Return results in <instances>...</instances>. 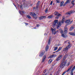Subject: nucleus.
Here are the masks:
<instances>
[{"label": "nucleus", "instance_id": "obj_11", "mask_svg": "<svg viewBox=\"0 0 75 75\" xmlns=\"http://www.w3.org/2000/svg\"><path fill=\"white\" fill-rule=\"evenodd\" d=\"M65 63L63 62L62 63V64L60 65V67L62 68H64V67L65 66Z\"/></svg>", "mask_w": 75, "mask_h": 75}, {"label": "nucleus", "instance_id": "obj_39", "mask_svg": "<svg viewBox=\"0 0 75 75\" xmlns=\"http://www.w3.org/2000/svg\"><path fill=\"white\" fill-rule=\"evenodd\" d=\"M68 41H69L68 40L64 42H65V43H66L67 42V44H68Z\"/></svg>", "mask_w": 75, "mask_h": 75}, {"label": "nucleus", "instance_id": "obj_10", "mask_svg": "<svg viewBox=\"0 0 75 75\" xmlns=\"http://www.w3.org/2000/svg\"><path fill=\"white\" fill-rule=\"evenodd\" d=\"M75 66L73 68H72V69L71 71V73H70L71 75H74V74H73V71H74V70H75Z\"/></svg>", "mask_w": 75, "mask_h": 75}, {"label": "nucleus", "instance_id": "obj_13", "mask_svg": "<svg viewBox=\"0 0 75 75\" xmlns=\"http://www.w3.org/2000/svg\"><path fill=\"white\" fill-rule=\"evenodd\" d=\"M71 0H67V1L66 2V3L63 4V6H65V5L66 4H67L70 3V2H71Z\"/></svg>", "mask_w": 75, "mask_h": 75}, {"label": "nucleus", "instance_id": "obj_43", "mask_svg": "<svg viewBox=\"0 0 75 75\" xmlns=\"http://www.w3.org/2000/svg\"><path fill=\"white\" fill-rule=\"evenodd\" d=\"M65 73H66V71H64V73H63V74H65Z\"/></svg>", "mask_w": 75, "mask_h": 75}, {"label": "nucleus", "instance_id": "obj_44", "mask_svg": "<svg viewBox=\"0 0 75 75\" xmlns=\"http://www.w3.org/2000/svg\"><path fill=\"white\" fill-rule=\"evenodd\" d=\"M39 26H40V25H37V27H39Z\"/></svg>", "mask_w": 75, "mask_h": 75}, {"label": "nucleus", "instance_id": "obj_48", "mask_svg": "<svg viewBox=\"0 0 75 75\" xmlns=\"http://www.w3.org/2000/svg\"><path fill=\"white\" fill-rule=\"evenodd\" d=\"M72 6H71V7H70V8H72Z\"/></svg>", "mask_w": 75, "mask_h": 75}, {"label": "nucleus", "instance_id": "obj_54", "mask_svg": "<svg viewBox=\"0 0 75 75\" xmlns=\"http://www.w3.org/2000/svg\"><path fill=\"white\" fill-rule=\"evenodd\" d=\"M54 4H53V5H54Z\"/></svg>", "mask_w": 75, "mask_h": 75}, {"label": "nucleus", "instance_id": "obj_25", "mask_svg": "<svg viewBox=\"0 0 75 75\" xmlns=\"http://www.w3.org/2000/svg\"><path fill=\"white\" fill-rule=\"evenodd\" d=\"M67 55H65L63 58V61H65V59L67 58Z\"/></svg>", "mask_w": 75, "mask_h": 75}, {"label": "nucleus", "instance_id": "obj_51", "mask_svg": "<svg viewBox=\"0 0 75 75\" xmlns=\"http://www.w3.org/2000/svg\"><path fill=\"white\" fill-rule=\"evenodd\" d=\"M45 75H47V73L45 74Z\"/></svg>", "mask_w": 75, "mask_h": 75}, {"label": "nucleus", "instance_id": "obj_6", "mask_svg": "<svg viewBox=\"0 0 75 75\" xmlns=\"http://www.w3.org/2000/svg\"><path fill=\"white\" fill-rule=\"evenodd\" d=\"M51 30L52 33L55 35L56 34V33H57V32L55 31V28H51Z\"/></svg>", "mask_w": 75, "mask_h": 75}, {"label": "nucleus", "instance_id": "obj_7", "mask_svg": "<svg viewBox=\"0 0 75 75\" xmlns=\"http://www.w3.org/2000/svg\"><path fill=\"white\" fill-rule=\"evenodd\" d=\"M71 20L70 19H69L66 21L65 22V23H66L67 25H69L71 23Z\"/></svg>", "mask_w": 75, "mask_h": 75}, {"label": "nucleus", "instance_id": "obj_14", "mask_svg": "<svg viewBox=\"0 0 75 75\" xmlns=\"http://www.w3.org/2000/svg\"><path fill=\"white\" fill-rule=\"evenodd\" d=\"M62 35L63 37H64V38H67V37H68V35H67V34H66L65 33L64 34H62Z\"/></svg>", "mask_w": 75, "mask_h": 75}, {"label": "nucleus", "instance_id": "obj_47", "mask_svg": "<svg viewBox=\"0 0 75 75\" xmlns=\"http://www.w3.org/2000/svg\"><path fill=\"white\" fill-rule=\"evenodd\" d=\"M30 5L31 6H32L33 5L31 4H30Z\"/></svg>", "mask_w": 75, "mask_h": 75}, {"label": "nucleus", "instance_id": "obj_34", "mask_svg": "<svg viewBox=\"0 0 75 75\" xmlns=\"http://www.w3.org/2000/svg\"><path fill=\"white\" fill-rule=\"evenodd\" d=\"M48 11V9H46L45 13H47Z\"/></svg>", "mask_w": 75, "mask_h": 75}, {"label": "nucleus", "instance_id": "obj_32", "mask_svg": "<svg viewBox=\"0 0 75 75\" xmlns=\"http://www.w3.org/2000/svg\"><path fill=\"white\" fill-rule=\"evenodd\" d=\"M65 20H64V19H62V21H61V23H64V21Z\"/></svg>", "mask_w": 75, "mask_h": 75}, {"label": "nucleus", "instance_id": "obj_17", "mask_svg": "<svg viewBox=\"0 0 75 75\" xmlns=\"http://www.w3.org/2000/svg\"><path fill=\"white\" fill-rule=\"evenodd\" d=\"M24 11H19V13H20V14H21L22 15H23V14H24Z\"/></svg>", "mask_w": 75, "mask_h": 75}, {"label": "nucleus", "instance_id": "obj_4", "mask_svg": "<svg viewBox=\"0 0 75 75\" xmlns=\"http://www.w3.org/2000/svg\"><path fill=\"white\" fill-rule=\"evenodd\" d=\"M54 14L55 16H57L55 17V18L56 19H58L59 17V16H61V14H59V13L58 12H54Z\"/></svg>", "mask_w": 75, "mask_h": 75}, {"label": "nucleus", "instance_id": "obj_26", "mask_svg": "<svg viewBox=\"0 0 75 75\" xmlns=\"http://www.w3.org/2000/svg\"><path fill=\"white\" fill-rule=\"evenodd\" d=\"M60 33H61L62 35V34H63V33H64V31L62 29H60Z\"/></svg>", "mask_w": 75, "mask_h": 75}, {"label": "nucleus", "instance_id": "obj_21", "mask_svg": "<svg viewBox=\"0 0 75 75\" xmlns=\"http://www.w3.org/2000/svg\"><path fill=\"white\" fill-rule=\"evenodd\" d=\"M54 17L53 15H50L49 16H48L47 17L48 18H52V17Z\"/></svg>", "mask_w": 75, "mask_h": 75}, {"label": "nucleus", "instance_id": "obj_24", "mask_svg": "<svg viewBox=\"0 0 75 75\" xmlns=\"http://www.w3.org/2000/svg\"><path fill=\"white\" fill-rule=\"evenodd\" d=\"M64 2L63 1L61 2L60 4V7H62V5H63V4H64Z\"/></svg>", "mask_w": 75, "mask_h": 75}, {"label": "nucleus", "instance_id": "obj_29", "mask_svg": "<svg viewBox=\"0 0 75 75\" xmlns=\"http://www.w3.org/2000/svg\"><path fill=\"white\" fill-rule=\"evenodd\" d=\"M27 17L28 18H29L30 19H31V16H30V15H27Z\"/></svg>", "mask_w": 75, "mask_h": 75}, {"label": "nucleus", "instance_id": "obj_20", "mask_svg": "<svg viewBox=\"0 0 75 75\" xmlns=\"http://www.w3.org/2000/svg\"><path fill=\"white\" fill-rule=\"evenodd\" d=\"M57 55L56 54H53L52 55L50 56V58H51L52 57H55Z\"/></svg>", "mask_w": 75, "mask_h": 75}, {"label": "nucleus", "instance_id": "obj_42", "mask_svg": "<svg viewBox=\"0 0 75 75\" xmlns=\"http://www.w3.org/2000/svg\"><path fill=\"white\" fill-rule=\"evenodd\" d=\"M59 71H60L59 70H58V74H59Z\"/></svg>", "mask_w": 75, "mask_h": 75}, {"label": "nucleus", "instance_id": "obj_16", "mask_svg": "<svg viewBox=\"0 0 75 75\" xmlns=\"http://www.w3.org/2000/svg\"><path fill=\"white\" fill-rule=\"evenodd\" d=\"M44 51L42 52L39 55L40 57H42V56L44 55Z\"/></svg>", "mask_w": 75, "mask_h": 75}, {"label": "nucleus", "instance_id": "obj_23", "mask_svg": "<svg viewBox=\"0 0 75 75\" xmlns=\"http://www.w3.org/2000/svg\"><path fill=\"white\" fill-rule=\"evenodd\" d=\"M74 28L75 27L71 26L70 29V31H72V30H73Z\"/></svg>", "mask_w": 75, "mask_h": 75}, {"label": "nucleus", "instance_id": "obj_9", "mask_svg": "<svg viewBox=\"0 0 75 75\" xmlns=\"http://www.w3.org/2000/svg\"><path fill=\"white\" fill-rule=\"evenodd\" d=\"M64 33L66 34H67V33L68 32V28L66 26L64 27Z\"/></svg>", "mask_w": 75, "mask_h": 75}, {"label": "nucleus", "instance_id": "obj_30", "mask_svg": "<svg viewBox=\"0 0 75 75\" xmlns=\"http://www.w3.org/2000/svg\"><path fill=\"white\" fill-rule=\"evenodd\" d=\"M61 47H59L57 51H56V52H58V51H59L61 50Z\"/></svg>", "mask_w": 75, "mask_h": 75}, {"label": "nucleus", "instance_id": "obj_5", "mask_svg": "<svg viewBox=\"0 0 75 75\" xmlns=\"http://www.w3.org/2000/svg\"><path fill=\"white\" fill-rule=\"evenodd\" d=\"M74 12H75V11H70L66 13H65V14H67L68 16H70V15H71V14H72V13H74Z\"/></svg>", "mask_w": 75, "mask_h": 75}, {"label": "nucleus", "instance_id": "obj_52", "mask_svg": "<svg viewBox=\"0 0 75 75\" xmlns=\"http://www.w3.org/2000/svg\"><path fill=\"white\" fill-rule=\"evenodd\" d=\"M50 75H52V74H51Z\"/></svg>", "mask_w": 75, "mask_h": 75}, {"label": "nucleus", "instance_id": "obj_37", "mask_svg": "<svg viewBox=\"0 0 75 75\" xmlns=\"http://www.w3.org/2000/svg\"><path fill=\"white\" fill-rule=\"evenodd\" d=\"M47 71H48V70H45L44 71V74H45V72H47Z\"/></svg>", "mask_w": 75, "mask_h": 75}, {"label": "nucleus", "instance_id": "obj_35", "mask_svg": "<svg viewBox=\"0 0 75 75\" xmlns=\"http://www.w3.org/2000/svg\"><path fill=\"white\" fill-rule=\"evenodd\" d=\"M57 49H58V47H54V51H56V50H57Z\"/></svg>", "mask_w": 75, "mask_h": 75}, {"label": "nucleus", "instance_id": "obj_31", "mask_svg": "<svg viewBox=\"0 0 75 75\" xmlns=\"http://www.w3.org/2000/svg\"><path fill=\"white\" fill-rule=\"evenodd\" d=\"M52 62V59H50L49 60L48 63L49 64H50Z\"/></svg>", "mask_w": 75, "mask_h": 75}, {"label": "nucleus", "instance_id": "obj_50", "mask_svg": "<svg viewBox=\"0 0 75 75\" xmlns=\"http://www.w3.org/2000/svg\"><path fill=\"white\" fill-rule=\"evenodd\" d=\"M64 75V74L63 73L62 75Z\"/></svg>", "mask_w": 75, "mask_h": 75}, {"label": "nucleus", "instance_id": "obj_18", "mask_svg": "<svg viewBox=\"0 0 75 75\" xmlns=\"http://www.w3.org/2000/svg\"><path fill=\"white\" fill-rule=\"evenodd\" d=\"M40 3V1H38L37 3V6H36V8H38V6H39Z\"/></svg>", "mask_w": 75, "mask_h": 75}, {"label": "nucleus", "instance_id": "obj_15", "mask_svg": "<svg viewBox=\"0 0 75 75\" xmlns=\"http://www.w3.org/2000/svg\"><path fill=\"white\" fill-rule=\"evenodd\" d=\"M46 58V55H45L43 58V59L42 60V62H44V61H45V60Z\"/></svg>", "mask_w": 75, "mask_h": 75}, {"label": "nucleus", "instance_id": "obj_49", "mask_svg": "<svg viewBox=\"0 0 75 75\" xmlns=\"http://www.w3.org/2000/svg\"><path fill=\"white\" fill-rule=\"evenodd\" d=\"M71 22V23H72V21H71V22Z\"/></svg>", "mask_w": 75, "mask_h": 75}, {"label": "nucleus", "instance_id": "obj_38", "mask_svg": "<svg viewBox=\"0 0 75 75\" xmlns=\"http://www.w3.org/2000/svg\"><path fill=\"white\" fill-rule=\"evenodd\" d=\"M52 3H53V1H51L50 3V5H52Z\"/></svg>", "mask_w": 75, "mask_h": 75}, {"label": "nucleus", "instance_id": "obj_36", "mask_svg": "<svg viewBox=\"0 0 75 75\" xmlns=\"http://www.w3.org/2000/svg\"><path fill=\"white\" fill-rule=\"evenodd\" d=\"M59 0H56V3H59Z\"/></svg>", "mask_w": 75, "mask_h": 75}, {"label": "nucleus", "instance_id": "obj_33", "mask_svg": "<svg viewBox=\"0 0 75 75\" xmlns=\"http://www.w3.org/2000/svg\"><path fill=\"white\" fill-rule=\"evenodd\" d=\"M71 4H72L73 5V6H74V1H71Z\"/></svg>", "mask_w": 75, "mask_h": 75}, {"label": "nucleus", "instance_id": "obj_46", "mask_svg": "<svg viewBox=\"0 0 75 75\" xmlns=\"http://www.w3.org/2000/svg\"><path fill=\"white\" fill-rule=\"evenodd\" d=\"M74 26H75V25H73L72 26V27H74Z\"/></svg>", "mask_w": 75, "mask_h": 75}, {"label": "nucleus", "instance_id": "obj_12", "mask_svg": "<svg viewBox=\"0 0 75 75\" xmlns=\"http://www.w3.org/2000/svg\"><path fill=\"white\" fill-rule=\"evenodd\" d=\"M45 17H46L45 16H41L39 17V19L40 20H43L44 18H45Z\"/></svg>", "mask_w": 75, "mask_h": 75}, {"label": "nucleus", "instance_id": "obj_3", "mask_svg": "<svg viewBox=\"0 0 75 75\" xmlns=\"http://www.w3.org/2000/svg\"><path fill=\"white\" fill-rule=\"evenodd\" d=\"M30 14L31 16H32V17H33L34 18H35V19H37V15H36V14L35 13L31 12L30 13Z\"/></svg>", "mask_w": 75, "mask_h": 75}, {"label": "nucleus", "instance_id": "obj_41", "mask_svg": "<svg viewBox=\"0 0 75 75\" xmlns=\"http://www.w3.org/2000/svg\"><path fill=\"white\" fill-rule=\"evenodd\" d=\"M22 5H21L20 6V8L21 9H22Z\"/></svg>", "mask_w": 75, "mask_h": 75}, {"label": "nucleus", "instance_id": "obj_22", "mask_svg": "<svg viewBox=\"0 0 75 75\" xmlns=\"http://www.w3.org/2000/svg\"><path fill=\"white\" fill-rule=\"evenodd\" d=\"M72 66H71L69 68V69L66 71L67 72H69V71H70V69H72Z\"/></svg>", "mask_w": 75, "mask_h": 75}, {"label": "nucleus", "instance_id": "obj_19", "mask_svg": "<svg viewBox=\"0 0 75 75\" xmlns=\"http://www.w3.org/2000/svg\"><path fill=\"white\" fill-rule=\"evenodd\" d=\"M69 34L71 35H74V36H75V33L70 32L69 33Z\"/></svg>", "mask_w": 75, "mask_h": 75}, {"label": "nucleus", "instance_id": "obj_40", "mask_svg": "<svg viewBox=\"0 0 75 75\" xmlns=\"http://www.w3.org/2000/svg\"><path fill=\"white\" fill-rule=\"evenodd\" d=\"M63 18H62V20H65V16H64L63 17H62Z\"/></svg>", "mask_w": 75, "mask_h": 75}, {"label": "nucleus", "instance_id": "obj_53", "mask_svg": "<svg viewBox=\"0 0 75 75\" xmlns=\"http://www.w3.org/2000/svg\"><path fill=\"white\" fill-rule=\"evenodd\" d=\"M58 30H57V32H58Z\"/></svg>", "mask_w": 75, "mask_h": 75}, {"label": "nucleus", "instance_id": "obj_8", "mask_svg": "<svg viewBox=\"0 0 75 75\" xmlns=\"http://www.w3.org/2000/svg\"><path fill=\"white\" fill-rule=\"evenodd\" d=\"M63 55H59L58 57L56 59V61H59V59H61V58L62 57Z\"/></svg>", "mask_w": 75, "mask_h": 75}, {"label": "nucleus", "instance_id": "obj_2", "mask_svg": "<svg viewBox=\"0 0 75 75\" xmlns=\"http://www.w3.org/2000/svg\"><path fill=\"white\" fill-rule=\"evenodd\" d=\"M67 46L64 49H63V51H67L69 49H70L71 47L72 46V45L70 42V41H68L67 43Z\"/></svg>", "mask_w": 75, "mask_h": 75}, {"label": "nucleus", "instance_id": "obj_1", "mask_svg": "<svg viewBox=\"0 0 75 75\" xmlns=\"http://www.w3.org/2000/svg\"><path fill=\"white\" fill-rule=\"evenodd\" d=\"M61 22L59 21L58 23V21L57 20H55L52 24V27L53 28H55L56 26L57 28L58 29L59 27L61 25Z\"/></svg>", "mask_w": 75, "mask_h": 75}, {"label": "nucleus", "instance_id": "obj_27", "mask_svg": "<svg viewBox=\"0 0 75 75\" xmlns=\"http://www.w3.org/2000/svg\"><path fill=\"white\" fill-rule=\"evenodd\" d=\"M51 42V39L50 38L48 41V44H50Z\"/></svg>", "mask_w": 75, "mask_h": 75}, {"label": "nucleus", "instance_id": "obj_45", "mask_svg": "<svg viewBox=\"0 0 75 75\" xmlns=\"http://www.w3.org/2000/svg\"><path fill=\"white\" fill-rule=\"evenodd\" d=\"M26 25H28V23H25Z\"/></svg>", "mask_w": 75, "mask_h": 75}, {"label": "nucleus", "instance_id": "obj_28", "mask_svg": "<svg viewBox=\"0 0 75 75\" xmlns=\"http://www.w3.org/2000/svg\"><path fill=\"white\" fill-rule=\"evenodd\" d=\"M48 45H47L46 47L45 50H46V51H48Z\"/></svg>", "mask_w": 75, "mask_h": 75}]
</instances>
